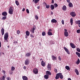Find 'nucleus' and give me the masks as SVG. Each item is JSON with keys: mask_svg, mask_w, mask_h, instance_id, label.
Returning a JSON list of instances; mask_svg holds the SVG:
<instances>
[{"mask_svg": "<svg viewBox=\"0 0 80 80\" xmlns=\"http://www.w3.org/2000/svg\"><path fill=\"white\" fill-rule=\"evenodd\" d=\"M8 13L10 15H12L13 13V8L12 7H10L8 11Z\"/></svg>", "mask_w": 80, "mask_h": 80, "instance_id": "1", "label": "nucleus"}, {"mask_svg": "<svg viewBox=\"0 0 80 80\" xmlns=\"http://www.w3.org/2000/svg\"><path fill=\"white\" fill-rule=\"evenodd\" d=\"M8 38V32H7L4 34V39L5 40H6L7 42H8L7 39Z\"/></svg>", "mask_w": 80, "mask_h": 80, "instance_id": "2", "label": "nucleus"}, {"mask_svg": "<svg viewBox=\"0 0 80 80\" xmlns=\"http://www.w3.org/2000/svg\"><path fill=\"white\" fill-rule=\"evenodd\" d=\"M33 73L34 74H37L38 73V69L37 68H34L33 70Z\"/></svg>", "mask_w": 80, "mask_h": 80, "instance_id": "3", "label": "nucleus"}, {"mask_svg": "<svg viewBox=\"0 0 80 80\" xmlns=\"http://www.w3.org/2000/svg\"><path fill=\"white\" fill-rule=\"evenodd\" d=\"M70 14L72 17H74L76 16V13L74 12H71Z\"/></svg>", "mask_w": 80, "mask_h": 80, "instance_id": "4", "label": "nucleus"}, {"mask_svg": "<svg viewBox=\"0 0 80 80\" xmlns=\"http://www.w3.org/2000/svg\"><path fill=\"white\" fill-rule=\"evenodd\" d=\"M63 48L64 49V50H65V52H67L68 54H70V51H68V49H67V48L65 47H63Z\"/></svg>", "mask_w": 80, "mask_h": 80, "instance_id": "5", "label": "nucleus"}, {"mask_svg": "<svg viewBox=\"0 0 80 80\" xmlns=\"http://www.w3.org/2000/svg\"><path fill=\"white\" fill-rule=\"evenodd\" d=\"M29 63H30V60L28 59H27L25 60L24 63L25 65H28L29 64Z\"/></svg>", "mask_w": 80, "mask_h": 80, "instance_id": "6", "label": "nucleus"}, {"mask_svg": "<svg viewBox=\"0 0 80 80\" xmlns=\"http://www.w3.org/2000/svg\"><path fill=\"white\" fill-rule=\"evenodd\" d=\"M59 78L61 79H63V76L62 75V73L59 72Z\"/></svg>", "mask_w": 80, "mask_h": 80, "instance_id": "7", "label": "nucleus"}, {"mask_svg": "<svg viewBox=\"0 0 80 80\" xmlns=\"http://www.w3.org/2000/svg\"><path fill=\"white\" fill-rule=\"evenodd\" d=\"M52 60L53 61H55V60H57V57L54 56V55L52 56Z\"/></svg>", "mask_w": 80, "mask_h": 80, "instance_id": "8", "label": "nucleus"}, {"mask_svg": "<svg viewBox=\"0 0 80 80\" xmlns=\"http://www.w3.org/2000/svg\"><path fill=\"white\" fill-rule=\"evenodd\" d=\"M51 22L52 23H56L57 22V21L55 19H52Z\"/></svg>", "mask_w": 80, "mask_h": 80, "instance_id": "9", "label": "nucleus"}, {"mask_svg": "<svg viewBox=\"0 0 80 80\" xmlns=\"http://www.w3.org/2000/svg\"><path fill=\"white\" fill-rule=\"evenodd\" d=\"M51 65L50 64H48V65L47 66V68H48V70H51Z\"/></svg>", "mask_w": 80, "mask_h": 80, "instance_id": "10", "label": "nucleus"}, {"mask_svg": "<svg viewBox=\"0 0 80 80\" xmlns=\"http://www.w3.org/2000/svg\"><path fill=\"white\" fill-rule=\"evenodd\" d=\"M59 75V73L56 74V77H55V78L56 80H58V79L60 78Z\"/></svg>", "mask_w": 80, "mask_h": 80, "instance_id": "11", "label": "nucleus"}, {"mask_svg": "<svg viewBox=\"0 0 80 80\" xmlns=\"http://www.w3.org/2000/svg\"><path fill=\"white\" fill-rule=\"evenodd\" d=\"M1 33L2 34V36H3V35H4V32H5V30H4V28H2L1 29Z\"/></svg>", "mask_w": 80, "mask_h": 80, "instance_id": "12", "label": "nucleus"}, {"mask_svg": "<svg viewBox=\"0 0 80 80\" xmlns=\"http://www.w3.org/2000/svg\"><path fill=\"white\" fill-rule=\"evenodd\" d=\"M70 45L72 48H75V47H76V46L75 45H74V44L73 43H71L70 44Z\"/></svg>", "mask_w": 80, "mask_h": 80, "instance_id": "13", "label": "nucleus"}, {"mask_svg": "<svg viewBox=\"0 0 80 80\" xmlns=\"http://www.w3.org/2000/svg\"><path fill=\"white\" fill-rule=\"evenodd\" d=\"M41 65H42V67H45V66L46 65V64L44 62V61H42L41 62Z\"/></svg>", "mask_w": 80, "mask_h": 80, "instance_id": "14", "label": "nucleus"}, {"mask_svg": "<svg viewBox=\"0 0 80 80\" xmlns=\"http://www.w3.org/2000/svg\"><path fill=\"white\" fill-rule=\"evenodd\" d=\"M46 73L47 75H48V76L49 75H52V73H51L50 72V71H47L46 72Z\"/></svg>", "mask_w": 80, "mask_h": 80, "instance_id": "15", "label": "nucleus"}, {"mask_svg": "<svg viewBox=\"0 0 80 80\" xmlns=\"http://www.w3.org/2000/svg\"><path fill=\"white\" fill-rule=\"evenodd\" d=\"M23 80H28V78L26 76H24L22 77Z\"/></svg>", "mask_w": 80, "mask_h": 80, "instance_id": "16", "label": "nucleus"}, {"mask_svg": "<svg viewBox=\"0 0 80 80\" xmlns=\"http://www.w3.org/2000/svg\"><path fill=\"white\" fill-rule=\"evenodd\" d=\"M62 9L64 11L67 10V7L65 5L63 6L62 8Z\"/></svg>", "mask_w": 80, "mask_h": 80, "instance_id": "17", "label": "nucleus"}, {"mask_svg": "<svg viewBox=\"0 0 80 80\" xmlns=\"http://www.w3.org/2000/svg\"><path fill=\"white\" fill-rule=\"evenodd\" d=\"M2 15L3 16H7V13L5 11L2 13Z\"/></svg>", "mask_w": 80, "mask_h": 80, "instance_id": "18", "label": "nucleus"}, {"mask_svg": "<svg viewBox=\"0 0 80 80\" xmlns=\"http://www.w3.org/2000/svg\"><path fill=\"white\" fill-rule=\"evenodd\" d=\"M30 55H31V53H30V52H28L26 54L25 56L26 57H30Z\"/></svg>", "mask_w": 80, "mask_h": 80, "instance_id": "19", "label": "nucleus"}, {"mask_svg": "<svg viewBox=\"0 0 80 80\" xmlns=\"http://www.w3.org/2000/svg\"><path fill=\"white\" fill-rule=\"evenodd\" d=\"M35 29H36V27L34 26L32 30V32L33 33H34V32H35Z\"/></svg>", "mask_w": 80, "mask_h": 80, "instance_id": "20", "label": "nucleus"}, {"mask_svg": "<svg viewBox=\"0 0 80 80\" xmlns=\"http://www.w3.org/2000/svg\"><path fill=\"white\" fill-rule=\"evenodd\" d=\"M50 8L51 10H53V9H55V7H54V5H51L50 6Z\"/></svg>", "mask_w": 80, "mask_h": 80, "instance_id": "21", "label": "nucleus"}, {"mask_svg": "<svg viewBox=\"0 0 80 80\" xmlns=\"http://www.w3.org/2000/svg\"><path fill=\"white\" fill-rule=\"evenodd\" d=\"M75 72L77 75H79V72H78V70H77V69H75Z\"/></svg>", "mask_w": 80, "mask_h": 80, "instance_id": "22", "label": "nucleus"}, {"mask_svg": "<svg viewBox=\"0 0 80 80\" xmlns=\"http://www.w3.org/2000/svg\"><path fill=\"white\" fill-rule=\"evenodd\" d=\"M44 78L45 79H48L49 77V76L48 75H45L44 76Z\"/></svg>", "mask_w": 80, "mask_h": 80, "instance_id": "23", "label": "nucleus"}, {"mask_svg": "<svg viewBox=\"0 0 80 80\" xmlns=\"http://www.w3.org/2000/svg\"><path fill=\"white\" fill-rule=\"evenodd\" d=\"M64 35L65 37H68V33L67 32H64Z\"/></svg>", "mask_w": 80, "mask_h": 80, "instance_id": "24", "label": "nucleus"}, {"mask_svg": "<svg viewBox=\"0 0 80 80\" xmlns=\"http://www.w3.org/2000/svg\"><path fill=\"white\" fill-rule=\"evenodd\" d=\"M26 34L27 36H29L30 35V32H28V31H26Z\"/></svg>", "mask_w": 80, "mask_h": 80, "instance_id": "25", "label": "nucleus"}, {"mask_svg": "<svg viewBox=\"0 0 80 80\" xmlns=\"http://www.w3.org/2000/svg\"><path fill=\"white\" fill-rule=\"evenodd\" d=\"M68 6L69 7H73V4L72 2H70L68 4Z\"/></svg>", "mask_w": 80, "mask_h": 80, "instance_id": "26", "label": "nucleus"}, {"mask_svg": "<svg viewBox=\"0 0 80 80\" xmlns=\"http://www.w3.org/2000/svg\"><path fill=\"white\" fill-rule=\"evenodd\" d=\"M48 35H53V34L52 33V32H50V31H48Z\"/></svg>", "mask_w": 80, "mask_h": 80, "instance_id": "27", "label": "nucleus"}, {"mask_svg": "<svg viewBox=\"0 0 80 80\" xmlns=\"http://www.w3.org/2000/svg\"><path fill=\"white\" fill-rule=\"evenodd\" d=\"M70 22L71 23V25H73V19L72 18H71Z\"/></svg>", "mask_w": 80, "mask_h": 80, "instance_id": "28", "label": "nucleus"}, {"mask_svg": "<svg viewBox=\"0 0 80 80\" xmlns=\"http://www.w3.org/2000/svg\"><path fill=\"white\" fill-rule=\"evenodd\" d=\"M76 55H78V57L80 58V53H79L78 52H76Z\"/></svg>", "mask_w": 80, "mask_h": 80, "instance_id": "29", "label": "nucleus"}, {"mask_svg": "<svg viewBox=\"0 0 80 80\" xmlns=\"http://www.w3.org/2000/svg\"><path fill=\"white\" fill-rule=\"evenodd\" d=\"M15 3L18 6V5H20V3H19V2H18V1H15Z\"/></svg>", "mask_w": 80, "mask_h": 80, "instance_id": "30", "label": "nucleus"}, {"mask_svg": "<svg viewBox=\"0 0 80 80\" xmlns=\"http://www.w3.org/2000/svg\"><path fill=\"white\" fill-rule=\"evenodd\" d=\"M65 68L66 70H68L70 69V67L68 66H66Z\"/></svg>", "mask_w": 80, "mask_h": 80, "instance_id": "31", "label": "nucleus"}, {"mask_svg": "<svg viewBox=\"0 0 80 80\" xmlns=\"http://www.w3.org/2000/svg\"><path fill=\"white\" fill-rule=\"evenodd\" d=\"M46 35V33L45 32V31L42 32V36H45Z\"/></svg>", "mask_w": 80, "mask_h": 80, "instance_id": "32", "label": "nucleus"}, {"mask_svg": "<svg viewBox=\"0 0 80 80\" xmlns=\"http://www.w3.org/2000/svg\"><path fill=\"white\" fill-rule=\"evenodd\" d=\"M15 69V68L14 67L12 66L11 67V70H12V71H14Z\"/></svg>", "mask_w": 80, "mask_h": 80, "instance_id": "33", "label": "nucleus"}, {"mask_svg": "<svg viewBox=\"0 0 80 80\" xmlns=\"http://www.w3.org/2000/svg\"><path fill=\"white\" fill-rule=\"evenodd\" d=\"M13 43H14L15 45H16V44L18 43V42L17 41H15L14 40Z\"/></svg>", "mask_w": 80, "mask_h": 80, "instance_id": "34", "label": "nucleus"}, {"mask_svg": "<svg viewBox=\"0 0 80 80\" xmlns=\"http://www.w3.org/2000/svg\"><path fill=\"white\" fill-rule=\"evenodd\" d=\"M46 8H50V5L49 4H47L46 5Z\"/></svg>", "mask_w": 80, "mask_h": 80, "instance_id": "35", "label": "nucleus"}, {"mask_svg": "<svg viewBox=\"0 0 80 80\" xmlns=\"http://www.w3.org/2000/svg\"><path fill=\"white\" fill-rule=\"evenodd\" d=\"M58 70H57V69L55 68L54 69V72H55L56 73H57L58 72Z\"/></svg>", "mask_w": 80, "mask_h": 80, "instance_id": "36", "label": "nucleus"}, {"mask_svg": "<svg viewBox=\"0 0 80 80\" xmlns=\"http://www.w3.org/2000/svg\"><path fill=\"white\" fill-rule=\"evenodd\" d=\"M54 5L55 7V8H57V7H58V4H57V3H55L54 4Z\"/></svg>", "mask_w": 80, "mask_h": 80, "instance_id": "37", "label": "nucleus"}, {"mask_svg": "<svg viewBox=\"0 0 80 80\" xmlns=\"http://www.w3.org/2000/svg\"><path fill=\"white\" fill-rule=\"evenodd\" d=\"M40 1V0H35L34 1V3H37L38 1Z\"/></svg>", "mask_w": 80, "mask_h": 80, "instance_id": "38", "label": "nucleus"}, {"mask_svg": "<svg viewBox=\"0 0 80 80\" xmlns=\"http://www.w3.org/2000/svg\"><path fill=\"white\" fill-rule=\"evenodd\" d=\"M35 18L36 19V20H38V17L37 15L35 16Z\"/></svg>", "mask_w": 80, "mask_h": 80, "instance_id": "39", "label": "nucleus"}, {"mask_svg": "<svg viewBox=\"0 0 80 80\" xmlns=\"http://www.w3.org/2000/svg\"><path fill=\"white\" fill-rule=\"evenodd\" d=\"M80 23V20H78L76 21V24H79Z\"/></svg>", "mask_w": 80, "mask_h": 80, "instance_id": "40", "label": "nucleus"}, {"mask_svg": "<svg viewBox=\"0 0 80 80\" xmlns=\"http://www.w3.org/2000/svg\"><path fill=\"white\" fill-rule=\"evenodd\" d=\"M6 18H7V17L6 16H4L3 17V18H2V20H5V19H6Z\"/></svg>", "mask_w": 80, "mask_h": 80, "instance_id": "41", "label": "nucleus"}, {"mask_svg": "<svg viewBox=\"0 0 80 80\" xmlns=\"http://www.w3.org/2000/svg\"><path fill=\"white\" fill-rule=\"evenodd\" d=\"M77 63L78 64H79V63H80V59H78V60Z\"/></svg>", "mask_w": 80, "mask_h": 80, "instance_id": "42", "label": "nucleus"}, {"mask_svg": "<svg viewBox=\"0 0 80 80\" xmlns=\"http://www.w3.org/2000/svg\"><path fill=\"white\" fill-rule=\"evenodd\" d=\"M77 50L78 52H80V49L79 48H77Z\"/></svg>", "mask_w": 80, "mask_h": 80, "instance_id": "43", "label": "nucleus"}, {"mask_svg": "<svg viewBox=\"0 0 80 80\" xmlns=\"http://www.w3.org/2000/svg\"><path fill=\"white\" fill-rule=\"evenodd\" d=\"M77 32L78 33H80V30L79 29L78 30H77Z\"/></svg>", "mask_w": 80, "mask_h": 80, "instance_id": "44", "label": "nucleus"}, {"mask_svg": "<svg viewBox=\"0 0 80 80\" xmlns=\"http://www.w3.org/2000/svg\"><path fill=\"white\" fill-rule=\"evenodd\" d=\"M62 24L63 25H64V20H62Z\"/></svg>", "mask_w": 80, "mask_h": 80, "instance_id": "45", "label": "nucleus"}, {"mask_svg": "<svg viewBox=\"0 0 80 80\" xmlns=\"http://www.w3.org/2000/svg\"><path fill=\"white\" fill-rule=\"evenodd\" d=\"M26 12H27V13H29V10H28V9H26Z\"/></svg>", "mask_w": 80, "mask_h": 80, "instance_id": "46", "label": "nucleus"}, {"mask_svg": "<svg viewBox=\"0 0 80 80\" xmlns=\"http://www.w3.org/2000/svg\"><path fill=\"white\" fill-rule=\"evenodd\" d=\"M20 32L19 30H18L17 32V34H20Z\"/></svg>", "mask_w": 80, "mask_h": 80, "instance_id": "47", "label": "nucleus"}, {"mask_svg": "<svg viewBox=\"0 0 80 80\" xmlns=\"http://www.w3.org/2000/svg\"><path fill=\"white\" fill-rule=\"evenodd\" d=\"M7 80H11V78H10L8 77H7Z\"/></svg>", "mask_w": 80, "mask_h": 80, "instance_id": "48", "label": "nucleus"}, {"mask_svg": "<svg viewBox=\"0 0 80 80\" xmlns=\"http://www.w3.org/2000/svg\"><path fill=\"white\" fill-rule=\"evenodd\" d=\"M30 36L31 37H32V38H33V37H34L33 35L32 34H30Z\"/></svg>", "mask_w": 80, "mask_h": 80, "instance_id": "49", "label": "nucleus"}, {"mask_svg": "<svg viewBox=\"0 0 80 80\" xmlns=\"http://www.w3.org/2000/svg\"><path fill=\"white\" fill-rule=\"evenodd\" d=\"M58 59L60 60V61H61V60H62V58H60V56H59L58 57Z\"/></svg>", "mask_w": 80, "mask_h": 80, "instance_id": "50", "label": "nucleus"}, {"mask_svg": "<svg viewBox=\"0 0 80 80\" xmlns=\"http://www.w3.org/2000/svg\"><path fill=\"white\" fill-rule=\"evenodd\" d=\"M2 72L4 74H5V73H6V72L3 70H2Z\"/></svg>", "mask_w": 80, "mask_h": 80, "instance_id": "51", "label": "nucleus"}, {"mask_svg": "<svg viewBox=\"0 0 80 80\" xmlns=\"http://www.w3.org/2000/svg\"><path fill=\"white\" fill-rule=\"evenodd\" d=\"M68 3H70V0H67Z\"/></svg>", "mask_w": 80, "mask_h": 80, "instance_id": "52", "label": "nucleus"}, {"mask_svg": "<svg viewBox=\"0 0 80 80\" xmlns=\"http://www.w3.org/2000/svg\"><path fill=\"white\" fill-rule=\"evenodd\" d=\"M23 68L24 70H26V66H24L23 67Z\"/></svg>", "mask_w": 80, "mask_h": 80, "instance_id": "53", "label": "nucleus"}, {"mask_svg": "<svg viewBox=\"0 0 80 80\" xmlns=\"http://www.w3.org/2000/svg\"><path fill=\"white\" fill-rule=\"evenodd\" d=\"M49 32H52V29H50L48 30Z\"/></svg>", "mask_w": 80, "mask_h": 80, "instance_id": "54", "label": "nucleus"}, {"mask_svg": "<svg viewBox=\"0 0 80 80\" xmlns=\"http://www.w3.org/2000/svg\"><path fill=\"white\" fill-rule=\"evenodd\" d=\"M43 4L44 5H47V3H46L45 2H43Z\"/></svg>", "mask_w": 80, "mask_h": 80, "instance_id": "55", "label": "nucleus"}, {"mask_svg": "<svg viewBox=\"0 0 80 80\" xmlns=\"http://www.w3.org/2000/svg\"><path fill=\"white\" fill-rule=\"evenodd\" d=\"M10 73L11 75H12V73H13V72L11 71V72H10Z\"/></svg>", "mask_w": 80, "mask_h": 80, "instance_id": "56", "label": "nucleus"}, {"mask_svg": "<svg viewBox=\"0 0 80 80\" xmlns=\"http://www.w3.org/2000/svg\"><path fill=\"white\" fill-rule=\"evenodd\" d=\"M2 80H5V77L4 76H2Z\"/></svg>", "mask_w": 80, "mask_h": 80, "instance_id": "57", "label": "nucleus"}, {"mask_svg": "<svg viewBox=\"0 0 80 80\" xmlns=\"http://www.w3.org/2000/svg\"><path fill=\"white\" fill-rule=\"evenodd\" d=\"M25 10V8H23L22 10V12H24Z\"/></svg>", "mask_w": 80, "mask_h": 80, "instance_id": "58", "label": "nucleus"}, {"mask_svg": "<svg viewBox=\"0 0 80 80\" xmlns=\"http://www.w3.org/2000/svg\"><path fill=\"white\" fill-rule=\"evenodd\" d=\"M51 3H54V0H52Z\"/></svg>", "mask_w": 80, "mask_h": 80, "instance_id": "59", "label": "nucleus"}, {"mask_svg": "<svg viewBox=\"0 0 80 80\" xmlns=\"http://www.w3.org/2000/svg\"><path fill=\"white\" fill-rule=\"evenodd\" d=\"M64 31H65L64 32H67V30L66 29H64Z\"/></svg>", "mask_w": 80, "mask_h": 80, "instance_id": "60", "label": "nucleus"}, {"mask_svg": "<svg viewBox=\"0 0 80 80\" xmlns=\"http://www.w3.org/2000/svg\"><path fill=\"white\" fill-rule=\"evenodd\" d=\"M53 12H51V15H53Z\"/></svg>", "mask_w": 80, "mask_h": 80, "instance_id": "61", "label": "nucleus"}, {"mask_svg": "<svg viewBox=\"0 0 80 80\" xmlns=\"http://www.w3.org/2000/svg\"><path fill=\"white\" fill-rule=\"evenodd\" d=\"M68 80H72V79H71V78H68Z\"/></svg>", "mask_w": 80, "mask_h": 80, "instance_id": "62", "label": "nucleus"}, {"mask_svg": "<svg viewBox=\"0 0 80 80\" xmlns=\"http://www.w3.org/2000/svg\"><path fill=\"white\" fill-rule=\"evenodd\" d=\"M37 8H38V9H40V6H38L37 7Z\"/></svg>", "mask_w": 80, "mask_h": 80, "instance_id": "63", "label": "nucleus"}, {"mask_svg": "<svg viewBox=\"0 0 80 80\" xmlns=\"http://www.w3.org/2000/svg\"><path fill=\"white\" fill-rule=\"evenodd\" d=\"M79 27H80V23L78 24Z\"/></svg>", "mask_w": 80, "mask_h": 80, "instance_id": "64", "label": "nucleus"}]
</instances>
